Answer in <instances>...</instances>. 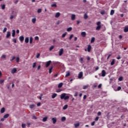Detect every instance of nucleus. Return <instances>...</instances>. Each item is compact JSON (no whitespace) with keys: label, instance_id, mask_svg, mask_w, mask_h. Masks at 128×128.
Returning <instances> with one entry per match:
<instances>
[{"label":"nucleus","instance_id":"f257e3e1","mask_svg":"<svg viewBox=\"0 0 128 128\" xmlns=\"http://www.w3.org/2000/svg\"><path fill=\"white\" fill-rule=\"evenodd\" d=\"M60 98V100H68V98H70V96H66V93H63L61 94Z\"/></svg>","mask_w":128,"mask_h":128},{"label":"nucleus","instance_id":"f03ea898","mask_svg":"<svg viewBox=\"0 0 128 128\" xmlns=\"http://www.w3.org/2000/svg\"><path fill=\"white\" fill-rule=\"evenodd\" d=\"M83 76H84V73L82 72H79L78 74V78H82Z\"/></svg>","mask_w":128,"mask_h":128},{"label":"nucleus","instance_id":"7ed1b4c3","mask_svg":"<svg viewBox=\"0 0 128 128\" xmlns=\"http://www.w3.org/2000/svg\"><path fill=\"white\" fill-rule=\"evenodd\" d=\"M62 54H64V48H61L59 50V56H62Z\"/></svg>","mask_w":128,"mask_h":128},{"label":"nucleus","instance_id":"20e7f679","mask_svg":"<svg viewBox=\"0 0 128 128\" xmlns=\"http://www.w3.org/2000/svg\"><path fill=\"white\" fill-rule=\"evenodd\" d=\"M52 124H54L56 122V118H52Z\"/></svg>","mask_w":128,"mask_h":128},{"label":"nucleus","instance_id":"39448f33","mask_svg":"<svg viewBox=\"0 0 128 128\" xmlns=\"http://www.w3.org/2000/svg\"><path fill=\"white\" fill-rule=\"evenodd\" d=\"M81 36L83 38H86V33L85 32H82Z\"/></svg>","mask_w":128,"mask_h":128},{"label":"nucleus","instance_id":"423d86ee","mask_svg":"<svg viewBox=\"0 0 128 128\" xmlns=\"http://www.w3.org/2000/svg\"><path fill=\"white\" fill-rule=\"evenodd\" d=\"M106 70H102V76H103V77L106 76Z\"/></svg>","mask_w":128,"mask_h":128},{"label":"nucleus","instance_id":"0eeeda50","mask_svg":"<svg viewBox=\"0 0 128 128\" xmlns=\"http://www.w3.org/2000/svg\"><path fill=\"white\" fill-rule=\"evenodd\" d=\"M71 20H76V15L74 14H72L71 16Z\"/></svg>","mask_w":128,"mask_h":128},{"label":"nucleus","instance_id":"6e6552de","mask_svg":"<svg viewBox=\"0 0 128 128\" xmlns=\"http://www.w3.org/2000/svg\"><path fill=\"white\" fill-rule=\"evenodd\" d=\"M51 62H52V61L50 60L47 62L46 65V68H48Z\"/></svg>","mask_w":128,"mask_h":128},{"label":"nucleus","instance_id":"1a4fd4ad","mask_svg":"<svg viewBox=\"0 0 128 128\" xmlns=\"http://www.w3.org/2000/svg\"><path fill=\"white\" fill-rule=\"evenodd\" d=\"M19 40L20 42H24V36H20L19 37Z\"/></svg>","mask_w":128,"mask_h":128},{"label":"nucleus","instance_id":"9d476101","mask_svg":"<svg viewBox=\"0 0 128 128\" xmlns=\"http://www.w3.org/2000/svg\"><path fill=\"white\" fill-rule=\"evenodd\" d=\"M10 32H8L6 35V38H10Z\"/></svg>","mask_w":128,"mask_h":128},{"label":"nucleus","instance_id":"9b49d317","mask_svg":"<svg viewBox=\"0 0 128 128\" xmlns=\"http://www.w3.org/2000/svg\"><path fill=\"white\" fill-rule=\"evenodd\" d=\"M90 50H92V46L90 45H88V52H90Z\"/></svg>","mask_w":128,"mask_h":128},{"label":"nucleus","instance_id":"f8f14e48","mask_svg":"<svg viewBox=\"0 0 128 128\" xmlns=\"http://www.w3.org/2000/svg\"><path fill=\"white\" fill-rule=\"evenodd\" d=\"M60 12H58L55 15V18H60Z\"/></svg>","mask_w":128,"mask_h":128},{"label":"nucleus","instance_id":"ddd939ff","mask_svg":"<svg viewBox=\"0 0 128 128\" xmlns=\"http://www.w3.org/2000/svg\"><path fill=\"white\" fill-rule=\"evenodd\" d=\"M14 36H16V30H12V36H13V38H14Z\"/></svg>","mask_w":128,"mask_h":128},{"label":"nucleus","instance_id":"4468645a","mask_svg":"<svg viewBox=\"0 0 128 128\" xmlns=\"http://www.w3.org/2000/svg\"><path fill=\"white\" fill-rule=\"evenodd\" d=\"M58 96V94L54 93L52 94V98H56V96Z\"/></svg>","mask_w":128,"mask_h":128},{"label":"nucleus","instance_id":"2eb2a0df","mask_svg":"<svg viewBox=\"0 0 128 128\" xmlns=\"http://www.w3.org/2000/svg\"><path fill=\"white\" fill-rule=\"evenodd\" d=\"M16 68H14L12 70V74H16Z\"/></svg>","mask_w":128,"mask_h":128},{"label":"nucleus","instance_id":"dca6fc26","mask_svg":"<svg viewBox=\"0 0 128 128\" xmlns=\"http://www.w3.org/2000/svg\"><path fill=\"white\" fill-rule=\"evenodd\" d=\"M114 62H116V60L115 59H112L111 63H110V65L111 66H114Z\"/></svg>","mask_w":128,"mask_h":128},{"label":"nucleus","instance_id":"f3484780","mask_svg":"<svg viewBox=\"0 0 128 128\" xmlns=\"http://www.w3.org/2000/svg\"><path fill=\"white\" fill-rule=\"evenodd\" d=\"M5 110H6V109L4 108H2V109L0 110L1 114H4V112Z\"/></svg>","mask_w":128,"mask_h":128},{"label":"nucleus","instance_id":"a211bd4d","mask_svg":"<svg viewBox=\"0 0 128 128\" xmlns=\"http://www.w3.org/2000/svg\"><path fill=\"white\" fill-rule=\"evenodd\" d=\"M124 32H128V26H126L124 28Z\"/></svg>","mask_w":128,"mask_h":128},{"label":"nucleus","instance_id":"6ab92c4d","mask_svg":"<svg viewBox=\"0 0 128 128\" xmlns=\"http://www.w3.org/2000/svg\"><path fill=\"white\" fill-rule=\"evenodd\" d=\"M54 68V66H51L49 68V74H52V68Z\"/></svg>","mask_w":128,"mask_h":128},{"label":"nucleus","instance_id":"aec40b11","mask_svg":"<svg viewBox=\"0 0 128 128\" xmlns=\"http://www.w3.org/2000/svg\"><path fill=\"white\" fill-rule=\"evenodd\" d=\"M63 84H62V82L60 83L58 85V88H62V86Z\"/></svg>","mask_w":128,"mask_h":128},{"label":"nucleus","instance_id":"412c9836","mask_svg":"<svg viewBox=\"0 0 128 128\" xmlns=\"http://www.w3.org/2000/svg\"><path fill=\"white\" fill-rule=\"evenodd\" d=\"M32 21L33 24H36V18H32Z\"/></svg>","mask_w":128,"mask_h":128},{"label":"nucleus","instance_id":"4be33fe9","mask_svg":"<svg viewBox=\"0 0 128 128\" xmlns=\"http://www.w3.org/2000/svg\"><path fill=\"white\" fill-rule=\"evenodd\" d=\"M70 76V73L69 72V71H68V72H66L65 76L68 77Z\"/></svg>","mask_w":128,"mask_h":128},{"label":"nucleus","instance_id":"5701e85b","mask_svg":"<svg viewBox=\"0 0 128 128\" xmlns=\"http://www.w3.org/2000/svg\"><path fill=\"white\" fill-rule=\"evenodd\" d=\"M114 10H112L110 13V16H114Z\"/></svg>","mask_w":128,"mask_h":128},{"label":"nucleus","instance_id":"b1692460","mask_svg":"<svg viewBox=\"0 0 128 128\" xmlns=\"http://www.w3.org/2000/svg\"><path fill=\"white\" fill-rule=\"evenodd\" d=\"M95 40H96V38H94V37L92 38V40H91V41H90L91 44H92L93 42H94Z\"/></svg>","mask_w":128,"mask_h":128},{"label":"nucleus","instance_id":"393cba45","mask_svg":"<svg viewBox=\"0 0 128 128\" xmlns=\"http://www.w3.org/2000/svg\"><path fill=\"white\" fill-rule=\"evenodd\" d=\"M29 42V39H28V37L26 38H25V42L26 44H28Z\"/></svg>","mask_w":128,"mask_h":128},{"label":"nucleus","instance_id":"a878e982","mask_svg":"<svg viewBox=\"0 0 128 128\" xmlns=\"http://www.w3.org/2000/svg\"><path fill=\"white\" fill-rule=\"evenodd\" d=\"M0 6H1L2 10H4V8H6L5 4H1Z\"/></svg>","mask_w":128,"mask_h":128},{"label":"nucleus","instance_id":"bb28decb","mask_svg":"<svg viewBox=\"0 0 128 128\" xmlns=\"http://www.w3.org/2000/svg\"><path fill=\"white\" fill-rule=\"evenodd\" d=\"M16 14L14 16V15H11L10 16V20H12L14 18H16Z\"/></svg>","mask_w":128,"mask_h":128},{"label":"nucleus","instance_id":"cd10ccee","mask_svg":"<svg viewBox=\"0 0 128 128\" xmlns=\"http://www.w3.org/2000/svg\"><path fill=\"white\" fill-rule=\"evenodd\" d=\"M8 116H10V114H6L4 116V118H8Z\"/></svg>","mask_w":128,"mask_h":128},{"label":"nucleus","instance_id":"c85d7f7f","mask_svg":"<svg viewBox=\"0 0 128 128\" xmlns=\"http://www.w3.org/2000/svg\"><path fill=\"white\" fill-rule=\"evenodd\" d=\"M100 28H102V26H98L96 28V30H100Z\"/></svg>","mask_w":128,"mask_h":128},{"label":"nucleus","instance_id":"c756f323","mask_svg":"<svg viewBox=\"0 0 128 128\" xmlns=\"http://www.w3.org/2000/svg\"><path fill=\"white\" fill-rule=\"evenodd\" d=\"M74 126L75 128H78V126H80V123L74 124Z\"/></svg>","mask_w":128,"mask_h":128},{"label":"nucleus","instance_id":"7c9ffc66","mask_svg":"<svg viewBox=\"0 0 128 128\" xmlns=\"http://www.w3.org/2000/svg\"><path fill=\"white\" fill-rule=\"evenodd\" d=\"M72 27H70L67 28V32H72Z\"/></svg>","mask_w":128,"mask_h":128},{"label":"nucleus","instance_id":"2f4dec72","mask_svg":"<svg viewBox=\"0 0 128 128\" xmlns=\"http://www.w3.org/2000/svg\"><path fill=\"white\" fill-rule=\"evenodd\" d=\"M52 8H56L57 6L56 4H53L51 5Z\"/></svg>","mask_w":128,"mask_h":128},{"label":"nucleus","instance_id":"473e14b6","mask_svg":"<svg viewBox=\"0 0 128 128\" xmlns=\"http://www.w3.org/2000/svg\"><path fill=\"white\" fill-rule=\"evenodd\" d=\"M66 120V118L65 116H63L61 118L62 122H64V120Z\"/></svg>","mask_w":128,"mask_h":128},{"label":"nucleus","instance_id":"72a5a7b5","mask_svg":"<svg viewBox=\"0 0 128 128\" xmlns=\"http://www.w3.org/2000/svg\"><path fill=\"white\" fill-rule=\"evenodd\" d=\"M36 106V105L34 104H31L30 106V108H34Z\"/></svg>","mask_w":128,"mask_h":128},{"label":"nucleus","instance_id":"f704fd0d","mask_svg":"<svg viewBox=\"0 0 128 128\" xmlns=\"http://www.w3.org/2000/svg\"><path fill=\"white\" fill-rule=\"evenodd\" d=\"M83 62H84V58H81L80 59V62L81 64H82Z\"/></svg>","mask_w":128,"mask_h":128},{"label":"nucleus","instance_id":"c9c22d12","mask_svg":"<svg viewBox=\"0 0 128 128\" xmlns=\"http://www.w3.org/2000/svg\"><path fill=\"white\" fill-rule=\"evenodd\" d=\"M47 120H48V117H44L42 119L43 122H46Z\"/></svg>","mask_w":128,"mask_h":128},{"label":"nucleus","instance_id":"e433bc0d","mask_svg":"<svg viewBox=\"0 0 128 128\" xmlns=\"http://www.w3.org/2000/svg\"><path fill=\"white\" fill-rule=\"evenodd\" d=\"M54 46H51L50 47V49H49V50H50V52L52 51V50H54Z\"/></svg>","mask_w":128,"mask_h":128},{"label":"nucleus","instance_id":"4c0bfd02","mask_svg":"<svg viewBox=\"0 0 128 128\" xmlns=\"http://www.w3.org/2000/svg\"><path fill=\"white\" fill-rule=\"evenodd\" d=\"M72 38H74V34H72L69 38L70 40H72Z\"/></svg>","mask_w":128,"mask_h":128},{"label":"nucleus","instance_id":"58836bf2","mask_svg":"<svg viewBox=\"0 0 128 128\" xmlns=\"http://www.w3.org/2000/svg\"><path fill=\"white\" fill-rule=\"evenodd\" d=\"M32 37H30V44H32Z\"/></svg>","mask_w":128,"mask_h":128},{"label":"nucleus","instance_id":"ea45409f","mask_svg":"<svg viewBox=\"0 0 128 128\" xmlns=\"http://www.w3.org/2000/svg\"><path fill=\"white\" fill-rule=\"evenodd\" d=\"M88 18V16L86 14H84V18H85V20H87Z\"/></svg>","mask_w":128,"mask_h":128},{"label":"nucleus","instance_id":"a19ab883","mask_svg":"<svg viewBox=\"0 0 128 128\" xmlns=\"http://www.w3.org/2000/svg\"><path fill=\"white\" fill-rule=\"evenodd\" d=\"M122 80H124V78H122V76H120L118 78V80L120 82H122Z\"/></svg>","mask_w":128,"mask_h":128},{"label":"nucleus","instance_id":"79ce46f5","mask_svg":"<svg viewBox=\"0 0 128 128\" xmlns=\"http://www.w3.org/2000/svg\"><path fill=\"white\" fill-rule=\"evenodd\" d=\"M36 62H34L32 65L33 68H36Z\"/></svg>","mask_w":128,"mask_h":128},{"label":"nucleus","instance_id":"37998d69","mask_svg":"<svg viewBox=\"0 0 128 128\" xmlns=\"http://www.w3.org/2000/svg\"><path fill=\"white\" fill-rule=\"evenodd\" d=\"M66 32L62 34V38H66Z\"/></svg>","mask_w":128,"mask_h":128},{"label":"nucleus","instance_id":"c03bdc74","mask_svg":"<svg viewBox=\"0 0 128 128\" xmlns=\"http://www.w3.org/2000/svg\"><path fill=\"white\" fill-rule=\"evenodd\" d=\"M66 108H68V105L66 104L63 107V110H66Z\"/></svg>","mask_w":128,"mask_h":128},{"label":"nucleus","instance_id":"a18cd8bd","mask_svg":"<svg viewBox=\"0 0 128 128\" xmlns=\"http://www.w3.org/2000/svg\"><path fill=\"white\" fill-rule=\"evenodd\" d=\"M100 14H106V11H104V10L102 11V12H100Z\"/></svg>","mask_w":128,"mask_h":128},{"label":"nucleus","instance_id":"49530a36","mask_svg":"<svg viewBox=\"0 0 128 128\" xmlns=\"http://www.w3.org/2000/svg\"><path fill=\"white\" fill-rule=\"evenodd\" d=\"M16 60V57L15 56H13L12 57V58L10 60V62H12L13 60Z\"/></svg>","mask_w":128,"mask_h":128},{"label":"nucleus","instance_id":"de8ad7c7","mask_svg":"<svg viewBox=\"0 0 128 128\" xmlns=\"http://www.w3.org/2000/svg\"><path fill=\"white\" fill-rule=\"evenodd\" d=\"M1 58H6V56L4 54H3V55L2 56Z\"/></svg>","mask_w":128,"mask_h":128},{"label":"nucleus","instance_id":"09e8293b","mask_svg":"<svg viewBox=\"0 0 128 128\" xmlns=\"http://www.w3.org/2000/svg\"><path fill=\"white\" fill-rule=\"evenodd\" d=\"M4 80H0V84H4Z\"/></svg>","mask_w":128,"mask_h":128},{"label":"nucleus","instance_id":"8fccbe9b","mask_svg":"<svg viewBox=\"0 0 128 128\" xmlns=\"http://www.w3.org/2000/svg\"><path fill=\"white\" fill-rule=\"evenodd\" d=\"M22 128H26V124H22Z\"/></svg>","mask_w":128,"mask_h":128},{"label":"nucleus","instance_id":"3c124183","mask_svg":"<svg viewBox=\"0 0 128 128\" xmlns=\"http://www.w3.org/2000/svg\"><path fill=\"white\" fill-rule=\"evenodd\" d=\"M38 14H40L42 12V9H38Z\"/></svg>","mask_w":128,"mask_h":128},{"label":"nucleus","instance_id":"603ef678","mask_svg":"<svg viewBox=\"0 0 128 128\" xmlns=\"http://www.w3.org/2000/svg\"><path fill=\"white\" fill-rule=\"evenodd\" d=\"M7 30H8V28H4L3 30V32H6Z\"/></svg>","mask_w":128,"mask_h":128},{"label":"nucleus","instance_id":"864d4df0","mask_svg":"<svg viewBox=\"0 0 128 128\" xmlns=\"http://www.w3.org/2000/svg\"><path fill=\"white\" fill-rule=\"evenodd\" d=\"M16 62H20V58L18 57L16 58Z\"/></svg>","mask_w":128,"mask_h":128},{"label":"nucleus","instance_id":"5fc2aeb1","mask_svg":"<svg viewBox=\"0 0 128 128\" xmlns=\"http://www.w3.org/2000/svg\"><path fill=\"white\" fill-rule=\"evenodd\" d=\"M12 42H14V44H16V39L14 38L12 40Z\"/></svg>","mask_w":128,"mask_h":128},{"label":"nucleus","instance_id":"6e6d98bb","mask_svg":"<svg viewBox=\"0 0 128 128\" xmlns=\"http://www.w3.org/2000/svg\"><path fill=\"white\" fill-rule=\"evenodd\" d=\"M40 54H37L36 56V58H40Z\"/></svg>","mask_w":128,"mask_h":128},{"label":"nucleus","instance_id":"4d7b16f0","mask_svg":"<svg viewBox=\"0 0 128 128\" xmlns=\"http://www.w3.org/2000/svg\"><path fill=\"white\" fill-rule=\"evenodd\" d=\"M98 118H100V117L96 116L95 118L96 122H98Z\"/></svg>","mask_w":128,"mask_h":128},{"label":"nucleus","instance_id":"13d9d810","mask_svg":"<svg viewBox=\"0 0 128 128\" xmlns=\"http://www.w3.org/2000/svg\"><path fill=\"white\" fill-rule=\"evenodd\" d=\"M97 114L98 116H100V114H102V112H98Z\"/></svg>","mask_w":128,"mask_h":128},{"label":"nucleus","instance_id":"bf43d9fd","mask_svg":"<svg viewBox=\"0 0 128 128\" xmlns=\"http://www.w3.org/2000/svg\"><path fill=\"white\" fill-rule=\"evenodd\" d=\"M62 92V90H60V89H58L56 90V92Z\"/></svg>","mask_w":128,"mask_h":128},{"label":"nucleus","instance_id":"052dcab7","mask_svg":"<svg viewBox=\"0 0 128 128\" xmlns=\"http://www.w3.org/2000/svg\"><path fill=\"white\" fill-rule=\"evenodd\" d=\"M38 36H36V37H35V40H38Z\"/></svg>","mask_w":128,"mask_h":128},{"label":"nucleus","instance_id":"680f3d73","mask_svg":"<svg viewBox=\"0 0 128 128\" xmlns=\"http://www.w3.org/2000/svg\"><path fill=\"white\" fill-rule=\"evenodd\" d=\"M96 24L98 25V26H100V22H97Z\"/></svg>","mask_w":128,"mask_h":128},{"label":"nucleus","instance_id":"e2e57ef3","mask_svg":"<svg viewBox=\"0 0 128 128\" xmlns=\"http://www.w3.org/2000/svg\"><path fill=\"white\" fill-rule=\"evenodd\" d=\"M83 99L84 100H86V95H84V96L83 97Z\"/></svg>","mask_w":128,"mask_h":128},{"label":"nucleus","instance_id":"0e129e2a","mask_svg":"<svg viewBox=\"0 0 128 128\" xmlns=\"http://www.w3.org/2000/svg\"><path fill=\"white\" fill-rule=\"evenodd\" d=\"M122 90V87L118 86V90Z\"/></svg>","mask_w":128,"mask_h":128},{"label":"nucleus","instance_id":"69168bd1","mask_svg":"<svg viewBox=\"0 0 128 128\" xmlns=\"http://www.w3.org/2000/svg\"><path fill=\"white\" fill-rule=\"evenodd\" d=\"M117 60H120V56L118 55L117 57Z\"/></svg>","mask_w":128,"mask_h":128},{"label":"nucleus","instance_id":"338daca9","mask_svg":"<svg viewBox=\"0 0 128 128\" xmlns=\"http://www.w3.org/2000/svg\"><path fill=\"white\" fill-rule=\"evenodd\" d=\"M94 124H96V122H93L92 123L91 125H92V126H94Z\"/></svg>","mask_w":128,"mask_h":128},{"label":"nucleus","instance_id":"774afa93","mask_svg":"<svg viewBox=\"0 0 128 128\" xmlns=\"http://www.w3.org/2000/svg\"><path fill=\"white\" fill-rule=\"evenodd\" d=\"M102 88V84H100L98 86V88Z\"/></svg>","mask_w":128,"mask_h":128}]
</instances>
